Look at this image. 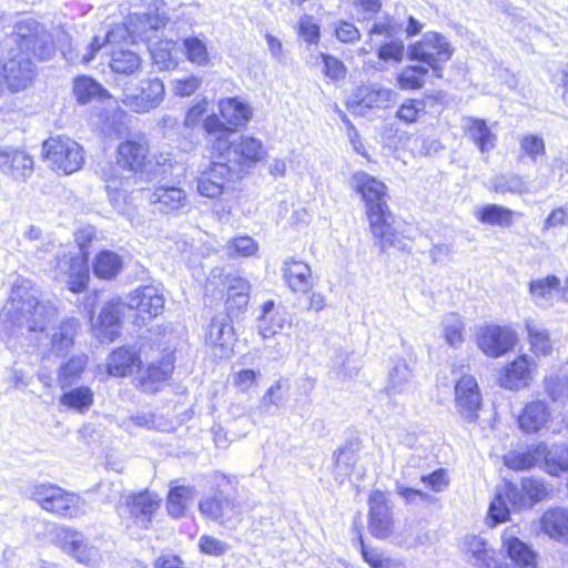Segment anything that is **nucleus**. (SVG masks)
Listing matches in <instances>:
<instances>
[{"mask_svg":"<svg viewBox=\"0 0 568 568\" xmlns=\"http://www.w3.org/2000/svg\"><path fill=\"white\" fill-rule=\"evenodd\" d=\"M349 184L361 194L365 203V212L374 244L382 253L390 248L406 250V243L394 227V217L388 207L387 186L366 172H356Z\"/></svg>","mask_w":568,"mask_h":568,"instance_id":"f257e3e1","label":"nucleus"},{"mask_svg":"<svg viewBox=\"0 0 568 568\" xmlns=\"http://www.w3.org/2000/svg\"><path fill=\"white\" fill-rule=\"evenodd\" d=\"M57 317V307L51 302L41 303L32 296L27 286H12L10 300L0 311L6 328L22 327L29 332H43Z\"/></svg>","mask_w":568,"mask_h":568,"instance_id":"f03ea898","label":"nucleus"},{"mask_svg":"<svg viewBox=\"0 0 568 568\" xmlns=\"http://www.w3.org/2000/svg\"><path fill=\"white\" fill-rule=\"evenodd\" d=\"M197 510L205 521L226 529H234L244 521L243 504L236 491H229L221 485L202 495Z\"/></svg>","mask_w":568,"mask_h":568,"instance_id":"7ed1b4c3","label":"nucleus"},{"mask_svg":"<svg viewBox=\"0 0 568 568\" xmlns=\"http://www.w3.org/2000/svg\"><path fill=\"white\" fill-rule=\"evenodd\" d=\"M27 494L45 511L64 518H77L88 510V504L83 498L52 484L32 485Z\"/></svg>","mask_w":568,"mask_h":568,"instance_id":"20e7f679","label":"nucleus"},{"mask_svg":"<svg viewBox=\"0 0 568 568\" xmlns=\"http://www.w3.org/2000/svg\"><path fill=\"white\" fill-rule=\"evenodd\" d=\"M367 528L371 536L377 540H389L397 536L398 523L389 491L373 489L368 494Z\"/></svg>","mask_w":568,"mask_h":568,"instance_id":"39448f33","label":"nucleus"},{"mask_svg":"<svg viewBox=\"0 0 568 568\" xmlns=\"http://www.w3.org/2000/svg\"><path fill=\"white\" fill-rule=\"evenodd\" d=\"M44 160L49 165L63 174H72L83 164L81 145L68 136H53L42 145Z\"/></svg>","mask_w":568,"mask_h":568,"instance_id":"423d86ee","label":"nucleus"},{"mask_svg":"<svg viewBox=\"0 0 568 568\" xmlns=\"http://www.w3.org/2000/svg\"><path fill=\"white\" fill-rule=\"evenodd\" d=\"M454 404L459 418L467 424L479 422L484 410V396L476 377L460 375L454 385Z\"/></svg>","mask_w":568,"mask_h":568,"instance_id":"0eeeda50","label":"nucleus"},{"mask_svg":"<svg viewBox=\"0 0 568 568\" xmlns=\"http://www.w3.org/2000/svg\"><path fill=\"white\" fill-rule=\"evenodd\" d=\"M396 101L397 93L393 89L373 82L355 88L346 101V106L354 114L365 115L374 109H389Z\"/></svg>","mask_w":568,"mask_h":568,"instance_id":"6e6552de","label":"nucleus"},{"mask_svg":"<svg viewBox=\"0 0 568 568\" xmlns=\"http://www.w3.org/2000/svg\"><path fill=\"white\" fill-rule=\"evenodd\" d=\"M0 55V84L6 82L11 91L19 92L28 88L34 77L33 64L28 52L7 49Z\"/></svg>","mask_w":568,"mask_h":568,"instance_id":"1a4fd4ad","label":"nucleus"},{"mask_svg":"<svg viewBox=\"0 0 568 568\" xmlns=\"http://www.w3.org/2000/svg\"><path fill=\"white\" fill-rule=\"evenodd\" d=\"M129 29L125 26H116L111 31H108L105 37L101 40L99 37H94L87 47L80 49L73 47L70 37L64 31H59L55 36L61 53L63 58L72 64L89 63L94 59L95 54L105 43L116 42L119 38H123Z\"/></svg>","mask_w":568,"mask_h":568,"instance_id":"9d476101","label":"nucleus"},{"mask_svg":"<svg viewBox=\"0 0 568 568\" xmlns=\"http://www.w3.org/2000/svg\"><path fill=\"white\" fill-rule=\"evenodd\" d=\"M453 48L447 39L436 32H427L422 40L408 49V58L427 64L434 71L440 70V64L447 62L453 54Z\"/></svg>","mask_w":568,"mask_h":568,"instance_id":"9b49d317","label":"nucleus"},{"mask_svg":"<svg viewBox=\"0 0 568 568\" xmlns=\"http://www.w3.org/2000/svg\"><path fill=\"white\" fill-rule=\"evenodd\" d=\"M476 344L486 356L498 358L514 351L518 336L508 326L486 324L477 329Z\"/></svg>","mask_w":568,"mask_h":568,"instance_id":"f8f14e48","label":"nucleus"},{"mask_svg":"<svg viewBox=\"0 0 568 568\" xmlns=\"http://www.w3.org/2000/svg\"><path fill=\"white\" fill-rule=\"evenodd\" d=\"M54 541L60 549L71 556L78 562L88 567H97L101 561V554L98 548L89 545L83 535L67 526L55 528Z\"/></svg>","mask_w":568,"mask_h":568,"instance_id":"ddd939ff","label":"nucleus"},{"mask_svg":"<svg viewBox=\"0 0 568 568\" xmlns=\"http://www.w3.org/2000/svg\"><path fill=\"white\" fill-rule=\"evenodd\" d=\"M95 231L91 226L83 227L75 233V242L79 246L77 254H64L59 260L58 267L69 275L68 284H84L89 276L87 248L94 237Z\"/></svg>","mask_w":568,"mask_h":568,"instance_id":"4468645a","label":"nucleus"},{"mask_svg":"<svg viewBox=\"0 0 568 568\" xmlns=\"http://www.w3.org/2000/svg\"><path fill=\"white\" fill-rule=\"evenodd\" d=\"M507 483L509 503L516 510L532 508L552 496L551 487L544 479L535 476L521 478L519 488L511 481Z\"/></svg>","mask_w":568,"mask_h":568,"instance_id":"2eb2a0df","label":"nucleus"},{"mask_svg":"<svg viewBox=\"0 0 568 568\" xmlns=\"http://www.w3.org/2000/svg\"><path fill=\"white\" fill-rule=\"evenodd\" d=\"M537 364L527 354L515 356L507 362L500 369L498 384L500 387L517 392L530 386Z\"/></svg>","mask_w":568,"mask_h":568,"instance_id":"dca6fc26","label":"nucleus"},{"mask_svg":"<svg viewBox=\"0 0 568 568\" xmlns=\"http://www.w3.org/2000/svg\"><path fill=\"white\" fill-rule=\"evenodd\" d=\"M34 171V160L23 148L0 145V173L10 180L22 183Z\"/></svg>","mask_w":568,"mask_h":568,"instance_id":"f3484780","label":"nucleus"},{"mask_svg":"<svg viewBox=\"0 0 568 568\" xmlns=\"http://www.w3.org/2000/svg\"><path fill=\"white\" fill-rule=\"evenodd\" d=\"M501 546L513 567L506 562L495 561L493 566L485 562V568H540L539 554L520 538L507 535L506 530L501 535Z\"/></svg>","mask_w":568,"mask_h":568,"instance_id":"a211bd4d","label":"nucleus"},{"mask_svg":"<svg viewBox=\"0 0 568 568\" xmlns=\"http://www.w3.org/2000/svg\"><path fill=\"white\" fill-rule=\"evenodd\" d=\"M516 420L525 434H536L549 425L552 412L545 400L536 398L523 406Z\"/></svg>","mask_w":568,"mask_h":568,"instance_id":"6ab92c4d","label":"nucleus"},{"mask_svg":"<svg viewBox=\"0 0 568 568\" xmlns=\"http://www.w3.org/2000/svg\"><path fill=\"white\" fill-rule=\"evenodd\" d=\"M175 369L174 349H165L161 356L150 362L144 369V388L149 392H158L172 378Z\"/></svg>","mask_w":568,"mask_h":568,"instance_id":"aec40b11","label":"nucleus"},{"mask_svg":"<svg viewBox=\"0 0 568 568\" xmlns=\"http://www.w3.org/2000/svg\"><path fill=\"white\" fill-rule=\"evenodd\" d=\"M538 530L549 539L568 544V508L552 506L538 518Z\"/></svg>","mask_w":568,"mask_h":568,"instance_id":"412c9836","label":"nucleus"},{"mask_svg":"<svg viewBox=\"0 0 568 568\" xmlns=\"http://www.w3.org/2000/svg\"><path fill=\"white\" fill-rule=\"evenodd\" d=\"M149 202L162 213H176L187 205V195L182 187L161 183L149 196Z\"/></svg>","mask_w":568,"mask_h":568,"instance_id":"4be33fe9","label":"nucleus"},{"mask_svg":"<svg viewBox=\"0 0 568 568\" xmlns=\"http://www.w3.org/2000/svg\"><path fill=\"white\" fill-rule=\"evenodd\" d=\"M234 342L235 331L231 321L219 322L213 318L209 326L205 343L214 355L221 358L229 357L233 352Z\"/></svg>","mask_w":568,"mask_h":568,"instance_id":"5701e85b","label":"nucleus"},{"mask_svg":"<svg viewBox=\"0 0 568 568\" xmlns=\"http://www.w3.org/2000/svg\"><path fill=\"white\" fill-rule=\"evenodd\" d=\"M231 170L227 163L214 162L197 180V191L202 196L215 199L223 193L230 181Z\"/></svg>","mask_w":568,"mask_h":568,"instance_id":"b1692460","label":"nucleus"},{"mask_svg":"<svg viewBox=\"0 0 568 568\" xmlns=\"http://www.w3.org/2000/svg\"><path fill=\"white\" fill-rule=\"evenodd\" d=\"M92 333L101 343H111L120 334V303L110 302L92 323Z\"/></svg>","mask_w":568,"mask_h":568,"instance_id":"393cba45","label":"nucleus"},{"mask_svg":"<svg viewBox=\"0 0 568 568\" xmlns=\"http://www.w3.org/2000/svg\"><path fill=\"white\" fill-rule=\"evenodd\" d=\"M464 132L481 154H489L497 145V134L483 119L465 118Z\"/></svg>","mask_w":568,"mask_h":568,"instance_id":"a878e982","label":"nucleus"},{"mask_svg":"<svg viewBox=\"0 0 568 568\" xmlns=\"http://www.w3.org/2000/svg\"><path fill=\"white\" fill-rule=\"evenodd\" d=\"M547 454V444L539 442L527 446L523 452H510L504 456V464L514 471L529 470L542 463Z\"/></svg>","mask_w":568,"mask_h":568,"instance_id":"bb28decb","label":"nucleus"},{"mask_svg":"<svg viewBox=\"0 0 568 568\" xmlns=\"http://www.w3.org/2000/svg\"><path fill=\"white\" fill-rule=\"evenodd\" d=\"M267 152L263 142L254 136L241 135L233 141V162L240 165H253L262 161Z\"/></svg>","mask_w":568,"mask_h":568,"instance_id":"cd10ccee","label":"nucleus"},{"mask_svg":"<svg viewBox=\"0 0 568 568\" xmlns=\"http://www.w3.org/2000/svg\"><path fill=\"white\" fill-rule=\"evenodd\" d=\"M219 111L221 116L232 129V132L237 128L244 126L252 116L250 105L236 98L221 99L219 102Z\"/></svg>","mask_w":568,"mask_h":568,"instance_id":"c85d7f7f","label":"nucleus"},{"mask_svg":"<svg viewBox=\"0 0 568 568\" xmlns=\"http://www.w3.org/2000/svg\"><path fill=\"white\" fill-rule=\"evenodd\" d=\"M357 542L361 556L369 568H406L404 560L386 556L375 547H368L361 531L357 536Z\"/></svg>","mask_w":568,"mask_h":568,"instance_id":"c756f323","label":"nucleus"},{"mask_svg":"<svg viewBox=\"0 0 568 568\" xmlns=\"http://www.w3.org/2000/svg\"><path fill=\"white\" fill-rule=\"evenodd\" d=\"M119 516L132 535L139 530L142 516V493L129 494L118 507Z\"/></svg>","mask_w":568,"mask_h":568,"instance_id":"7c9ffc66","label":"nucleus"},{"mask_svg":"<svg viewBox=\"0 0 568 568\" xmlns=\"http://www.w3.org/2000/svg\"><path fill=\"white\" fill-rule=\"evenodd\" d=\"M43 31V28L33 19L21 20L16 26L14 36L7 40L6 48H12L13 43L17 48L16 51L28 52L33 43L34 39Z\"/></svg>","mask_w":568,"mask_h":568,"instance_id":"2f4dec72","label":"nucleus"},{"mask_svg":"<svg viewBox=\"0 0 568 568\" xmlns=\"http://www.w3.org/2000/svg\"><path fill=\"white\" fill-rule=\"evenodd\" d=\"M525 329L529 351L535 357H547L552 354V342L547 329L537 327L532 320L525 322Z\"/></svg>","mask_w":568,"mask_h":568,"instance_id":"473e14b6","label":"nucleus"},{"mask_svg":"<svg viewBox=\"0 0 568 568\" xmlns=\"http://www.w3.org/2000/svg\"><path fill=\"white\" fill-rule=\"evenodd\" d=\"M194 491V487L186 485L171 487L165 503L168 514L175 519L184 517Z\"/></svg>","mask_w":568,"mask_h":568,"instance_id":"72a5a7b5","label":"nucleus"},{"mask_svg":"<svg viewBox=\"0 0 568 568\" xmlns=\"http://www.w3.org/2000/svg\"><path fill=\"white\" fill-rule=\"evenodd\" d=\"M138 353L130 347H122L114 351L108 359V374L114 377H122L131 373L132 367L138 363Z\"/></svg>","mask_w":568,"mask_h":568,"instance_id":"f704fd0d","label":"nucleus"},{"mask_svg":"<svg viewBox=\"0 0 568 568\" xmlns=\"http://www.w3.org/2000/svg\"><path fill=\"white\" fill-rule=\"evenodd\" d=\"M73 93L77 101L81 104H87L94 99H104L109 97L105 89L91 77L81 75L73 82Z\"/></svg>","mask_w":568,"mask_h":568,"instance_id":"c9c22d12","label":"nucleus"},{"mask_svg":"<svg viewBox=\"0 0 568 568\" xmlns=\"http://www.w3.org/2000/svg\"><path fill=\"white\" fill-rule=\"evenodd\" d=\"M515 215L516 212L497 204H487L476 212V216L481 223L500 227L511 226Z\"/></svg>","mask_w":568,"mask_h":568,"instance_id":"e433bc0d","label":"nucleus"},{"mask_svg":"<svg viewBox=\"0 0 568 568\" xmlns=\"http://www.w3.org/2000/svg\"><path fill=\"white\" fill-rule=\"evenodd\" d=\"M542 464L545 471L550 476L558 477L568 473V444L555 446L554 450L547 446Z\"/></svg>","mask_w":568,"mask_h":568,"instance_id":"4c0bfd02","label":"nucleus"},{"mask_svg":"<svg viewBox=\"0 0 568 568\" xmlns=\"http://www.w3.org/2000/svg\"><path fill=\"white\" fill-rule=\"evenodd\" d=\"M78 325V321L74 318L63 321L59 325L58 331L52 335L51 341L52 351L57 355H62L72 347Z\"/></svg>","mask_w":568,"mask_h":568,"instance_id":"58836bf2","label":"nucleus"},{"mask_svg":"<svg viewBox=\"0 0 568 568\" xmlns=\"http://www.w3.org/2000/svg\"><path fill=\"white\" fill-rule=\"evenodd\" d=\"M88 364L84 355L73 356L64 363L59 371L58 383L62 389L71 387L78 382Z\"/></svg>","mask_w":568,"mask_h":568,"instance_id":"ea45409f","label":"nucleus"},{"mask_svg":"<svg viewBox=\"0 0 568 568\" xmlns=\"http://www.w3.org/2000/svg\"><path fill=\"white\" fill-rule=\"evenodd\" d=\"M122 268L121 257L110 251L101 252L93 264L94 274L101 280H112Z\"/></svg>","mask_w":568,"mask_h":568,"instance_id":"a19ab883","label":"nucleus"},{"mask_svg":"<svg viewBox=\"0 0 568 568\" xmlns=\"http://www.w3.org/2000/svg\"><path fill=\"white\" fill-rule=\"evenodd\" d=\"M93 392L90 387L79 386L64 392L60 398L61 405L80 413L89 409L93 404Z\"/></svg>","mask_w":568,"mask_h":568,"instance_id":"79ce46f5","label":"nucleus"},{"mask_svg":"<svg viewBox=\"0 0 568 568\" xmlns=\"http://www.w3.org/2000/svg\"><path fill=\"white\" fill-rule=\"evenodd\" d=\"M118 163L132 172L142 170L141 145L134 141H126L119 146Z\"/></svg>","mask_w":568,"mask_h":568,"instance_id":"37998d69","label":"nucleus"},{"mask_svg":"<svg viewBox=\"0 0 568 568\" xmlns=\"http://www.w3.org/2000/svg\"><path fill=\"white\" fill-rule=\"evenodd\" d=\"M283 278L288 284H303L313 280L308 264L303 261L287 258L282 265Z\"/></svg>","mask_w":568,"mask_h":568,"instance_id":"c03bdc74","label":"nucleus"},{"mask_svg":"<svg viewBox=\"0 0 568 568\" xmlns=\"http://www.w3.org/2000/svg\"><path fill=\"white\" fill-rule=\"evenodd\" d=\"M490 189L496 193H513V194H524L527 193L528 185L527 182L517 174H506L495 176L490 181Z\"/></svg>","mask_w":568,"mask_h":568,"instance_id":"a18cd8bd","label":"nucleus"},{"mask_svg":"<svg viewBox=\"0 0 568 568\" xmlns=\"http://www.w3.org/2000/svg\"><path fill=\"white\" fill-rule=\"evenodd\" d=\"M508 497V483L504 485L503 491H498L489 504L488 518L491 526L506 523L510 518V511L507 506Z\"/></svg>","mask_w":568,"mask_h":568,"instance_id":"49530a36","label":"nucleus"},{"mask_svg":"<svg viewBox=\"0 0 568 568\" xmlns=\"http://www.w3.org/2000/svg\"><path fill=\"white\" fill-rule=\"evenodd\" d=\"M141 58L131 50H119L112 53L110 67L112 71L123 74H132L140 68Z\"/></svg>","mask_w":568,"mask_h":568,"instance_id":"de8ad7c7","label":"nucleus"},{"mask_svg":"<svg viewBox=\"0 0 568 568\" xmlns=\"http://www.w3.org/2000/svg\"><path fill=\"white\" fill-rule=\"evenodd\" d=\"M241 286H229L225 300V312L230 321L244 314L248 304V293L239 290Z\"/></svg>","mask_w":568,"mask_h":568,"instance_id":"09e8293b","label":"nucleus"},{"mask_svg":"<svg viewBox=\"0 0 568 568\" xmlns=\"http://www.w3.org/2000/svg\"><path fill=\"white\" fill-rule=\"evenodd\" d=\"M428 69L422 65H410L397 75V84L402 90H418L424 85V77Z\"/></svg>","mask_w":568,"mask_h":568,"instance_id":"8fccbe9b","label":"nucleus"},{"mask_svg":"<svg viewBox=\"0 0 568 568\" xmlns=\"http://www.w3.org/2000/svg\"><path fill=\"white\" fill-rule=\"evenodd\" d=\"M358 442H347L335 452V468L351 473L357 463Z\"/></svg>","mask_w":568,"mask_h":568,"instance_id":"3c124183","label":"nucleus"},{"mask_svg":"<svg viewBox=\"0 0 568 568\" xmlns=\"http://www.w3.org/2000/svg\"><path fill=\"white\" fill-rule=\"evenodd\" d=\"M197 548L204 556L222 557L229 551L230 545L213 535L203 534L199 538Z\"/></svg>","mask_w":568,"mask_h":568,"instance_id":"603ef678","label":"nucleus"},{"mask_svg":"<svg viewBox=\"0 0 568 568\" xmlns=\"http://www.w3.org/2000/svg\"><path fill=\"white\" fill-rule=\"evenodd\" d=\"M168 20V8L163 0H154L148 6L144 12V24L156 30L164 27Z\"/></svg>","mask_w":568,"mask_h":568,"instance_id":"864d4df0","label":"nucleus"},{"mask_svg":"<svg viewBox=\"0 0 568 568\" xmlns=\"http://www.w3.org/2000/svg\"><path fill=\"white\" fill-rule=\"evenodd\" d=\"M151 166V162L148 163ZM149 174L154 176H162L163 179L172 178L180 180L185 174V168L183 164L173 161L169 155L163 159V162L158 161L154 169H148Z\"/></svg>","mask_w":568,"mask_h":568,"instance_id":"5fc2aeb1","label":"nucleus"},{"mask_svg":"<svg viewBox=\"0 0 568 568\" xmlns=\"http://www.w3.org/2000/svg\"><path fill=\"white\" fill-rule=\"evenodd\" d=\"M420 481L430 491L442 493L449 487L450 478L446 468H437L427 475H423Z\"/></svg>","mask_w":568,"mask_h":568,"instance_id":"6e6d98bb","label":"nucleus"},{"mask_svg":"<svg viewBox=\"0 0 568 568\" xmlns=\"http://www.w3.org/2000/svg\"><path fill=\"white\" fill-rule=\"evenodd\" d=\"M520 150L532 162H536L539 156L545 155L546 148L544 139L536 134H526L519 141Z\"/></svg>","mask_w":568,"mask_h":568,"instance_id":"4d7b16f0","label":"nucleus"},{"mask_svg":"<svg viewBox=\"0 0 568 568\" xmlns=\"http://www.w3.org/2000/svg\"><path fill=\"white\" fill-rule=\"evenodd\" d=\"M318 58L323 63V73L333 81H342L346 78L347 69L337 58L320 53Z\"/></svg>","mask_w":568,"mask_h":568,"instance_id":"13d9d810","label":"nucleus"},{"mask_svg":"<svg viewBox=\"0 0 568 568\" xmlns=\"http://www.w3.org/2000/svg\"><path fill=\"white\" fill-rule=\"evenodd\" d=\"M29 51L41 60H49L55 53V45L51 34L44 30L34 39Z\"/></svg>","mask_w":568,"mask_h":568,"instance_id":"bf43d9fd","label":"nucleus"},{"mask_svg":"<svg viewBox=\"0 0 568 568\" xmlns=\"http://www.w3.org/2000/svg\"><path fill=\"white\" fill-rule=\"evenodd\" d=\"M187 59L199 65L209 63L206 45L197 38H189L184 41Z\"/></svg>","mask_w":568,"mask_h":568,"instance_id":"052dcab7","label":"nucleus"},{"mask_svg":"<svg viewBox=\"0 0 568 568\" xmlns=\"http://www.w3.org/2000/svg\"><path fill=\"white\" fill-rule=\"evenodd\" d=\"M211 151L214 156L226 162H233V141L230 134H221L210 140Z\"/></svg>","mask_w":568,"mask_h":568,"instance_id":"680f3d73","label":"nucleus"},{"mask_svg":"<svg viewBox=\"0 0 568 568\" xmlns=\"http://www.w3.org/2000/svg\"><path fill=\"white\" fill-rule=\"evenodd\" d=\"M425 112L423 100H407L397 110V118L405 123H414Z\"/></svg>","mask_w":568,"mask_h":568,"instance_id":"e2e57ef3","label":"nucleus"},{"mask_svg":"<svg viewBox=\"0 0 568 568\" xmlns=\"http://www.w3.org/2000/svg\"><path fill=\"white\" fill-rule=\"evenodd\" d=\"M230 255L252 256L258 250V244L250 236H240L227 244Z\"/></svg>","mask_w":568,"mask_h":568,"instance_id":"0e129e2a","label":"nucleus"},{"mask_svg":"<svg viewBox=\"0 0 568 568\" xmlns=\"http://www.w3.org/2000/svg\"><path fill=\"white\" fill-rule=\"evenodd\" d=\"M405 45L402 40H392L378 49L377 55L383 61L402 62L404 59Z\"/></svg>","mask_w":568,"mask_h":568,"instance_id":"69168bd1","label":"nucleus"},{"mask_svg":"<svg viewBox=\"0 0 568 568\" xmlns=\"http://www.w3.org/2000/svg\"><path fill=\"white\" fill-rule=\"evenodd\" d=\"M445 341L453 347H457L465 341V325L460 318H455L444 328Z\"/></svg>","mask_w":568,"mask_h":568,"instance_id":"338daca9","label":"nucleus"},{"mask_svg":"<svg viewBox=\"0 0 568 568\" xmlns=\"http://www.w3.org/2000/svg\"><path fill=\"white\" fill-rule=\"evenodd\" d=\"M164 97V84L161 80L149 81L148 89H144V109L156 106Z\"/></svg>","mask_w":568,"mask_h":568,"instance_id":"774afa93","label":"nucleus"}]
</instances>
